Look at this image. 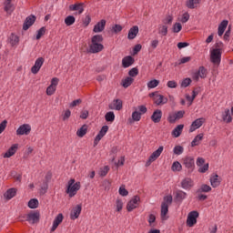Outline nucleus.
<instances>
[{
    "mask_svg": "<svg viewBox=\"0 0 233 233\" xmlns=\"http://www.w3.org/2000/svg\"><path fill=\"white\" fill-rule=\"evenodd\" d=\"M109 110H121L123 108V101L121 99H115L112 104L108 105Z\"/></svg>",
    "mask_w": 233,
    "mask_h": 233,
    "instance_id": "nucleus-18",
    "label": "nucleus"
},
{
    "mask_svg": "<svg viewBox=\"0 0 233 233\" xmlns=\"http://www.w3.org/2000/svg\"><path fill=\"white\" fill-rule=\"evenodd\" d=\"M173 198L172 195L164 197V201L162 203H166V205H172Z\"/></svg>",
    "mask_w": 233,
    "mask_h": 233,
    "instance_id": "nucleus-56",
    "label": "nucleus"
},
{
    "mask_svg": "<svg viewBox=\"0 0 233 233\" xmlns=\"http://www.w3.org/2000/svg\"><path fill=\"white\" fill-rule=\"evenodd\" d=\"M227 26H228V20H223L219 25H218V34L219 37L225 34V30H227Z\"/></svg>",
    "mask_w": 233,
    "mask_h": 233,
    "instance_id": "nucleus-24",
    "label": "nucleus"
},
{
    "mask_svg": "<svg viewBox=\"0 0 233 233\" xmlns=\"http://www.w3.org/2000/svg\"><path fill=\"white\" fill-rule=\"evenodd\" d=\"M134 63H136V59H134V57H132L130 56H125L122 59L123 68H128V66H132V65H134Z\"/></svg>",
    "mask_w": 233,
    "mask_h": 233,
    "instance_id": "nucleus-19",
    "label": "nucleus"
},
{
    "mask_svg": "<svg viewBox=\"0 0 233 233\" xmlns=\"http://www.w3.org/2000/svg\"><path fill=\"white\" fill-rule=\"evenodd\" d=\"M92 21V18L87 15L85 19H83V25L84 26H88L90 25V22Z\"/></svg>",
    "mask_w": 233,
    "mask_h": 233,
    "instance_id": "nucleus-64",
    "label": "nucleus"
},
{
    "mask_svg": "<svg viewBox=\"0 0 233 233\" xmlns=\"http://www.w3.org/2000/svg\"><path fill=\"white\" fill-rule=\"evenodd\" d=\"M210 183H211V187H213V188H218V187H219L221 185V179H219V176L218 174L212 176L209 179Z\"/></svg>",
    "mask_w": 233,
    "mask_h": 233,
    "instance_id": "nucleus-25",
    "label": "nucleus"
},
{
    "mask_svg": "<svg viewBox=\"0 0 233 233\" xmlns=\"http://www.w3.org/2000/svg\"><path fill=\"white\" fill-rule=\"evenodd\" d=\"M156 105H162L163 104V95H157L155 97Z\"/></svg>",
    "mask_w": 233,
    "mask_h": 233,
    "instance_id": "nucleus-62",
    "label": "nucleus"
},
{
    "mask_svg": "<svg viewBox=\"0 0 233 233\" xmlns=\"http://www.w3.org/2000/svg\"><path fill=\"white\" fill-rule=\"evenodd\" d=\"M222 121L225 123H232V116H230V109H225L222 113Z\"/></svg>",
    "mask_w": 233,
    "mask_h": 233,
    "instance_id": "nucleus-29",
    "label": "nucleus"
},
{
    "mask_svg": "<svg viewBox=\"0 0 233 233\" xmlns=\"http://www.w3.org/2000/svg\"><path fill=\"white\" fill-rule=\"evenodd\" d=\"M85 3H78V4H75V5H69V10L71 12H76L78 11V14L81 15L83 14V12H85Z\"/></svg>",
    "mask_w": 233,
    "mask_h": 233,
    "instance_id": "nucleus-17",
    "label": "nucleus"
},
{
    "mask_svg": "<svg viewBox=\"0 0 233 233\" xmlns=\"http://www.w3.org/2000/svg\"><path fill=\"white\" fill-rule=\"evenodd\" d=\"M180 185L184 190H190L194 187V180L190 177H186L181 181Z\"/></svg>",
    "mask_w": 233,
    "mask_h": 233,
    "instance_id": "nucleus-15",
    "label": "nucleus"
},
{
    "mask_svg": "<svg viewBox=\"0 0 233 233\" xmlns=\"http://www.w3.org/2000/svg\"><path fill=\"white\" fill-rule=\"evenodd\" d=\"M107 132H108V126L102 127V128L100 129L99 133L95 137L94 147H97V145L99 144L100 139H103V137H105V136H106Z\"/></svg>",
    "mask_w": 233,
    "mask_h": 233,
    "instance_id": "nucleus-9",
    "label": "nucleus"
},
{
    "mask_svg": "<svg viewBox=\"0 0 233 233\" xmlns=\"http://www.w3.org/2000/svg\"><path fill=\"white\" fill-rule=\"evenodd\" d=\"M198 5H199V0H187L186 2L187 8L190 10H194V8H198Z\"/></svg>",
    "mask_w": 233,
    "mask_h": 233,
    "instance_id": "nucleus-31",
    "label": "nucleus"
},
{
    "mask_svg": "<svg viewBox=\"0 0 233 233\" xmlns=\"http://www.w3.org/2000/svg\"><path fill=\"white\" fill-rule=\"evenodd\" d=\"M108 170H110V167L108 166H105L104 168H100L99 176L101 177H105L108 174Z\"/></svg>",
    "mask_w": 233,
    "mask_h": 233,
    "instance_id": "nucleus-50",
    "label": "nucleus"
},
{
    "mask_svg": "<svg viewBox=\"0 0 233 233\" xmlns=\"http://www.w3.org/2000/svg\"><path fill=\"white\" fill-rule=\"evenodd\" d=\"M137 34H139V27L137 25L131 27L127 34V39L129 40L136 39V37L137 36Z\"/></svg>",
    "mask_w": 233,
    "mask_h": 233,
    "instance_id": "nucleus-23",
    "label": "nucleus"
},
{
    "mask_svg": "<svg viewBox=\"0 0 233 233\" xmlns=\"http://www.w3.org/2000/svg\"><path fill=\"white\" fill-rule=\"evenodd\" d=\"M210 61L213 65H220L221 63V49H213L210 52Z\"/></svg>",
    "mask_w": 233,
    "mask_h": 233,
    "instance_id": "nucleus-5",
    "label": "nucleus"
},
{
    "mask_svg": "<svg viewBox=\"0 0 233 233\" xmlns=\"http://www.w3.org/2000/svg\"><path fill=\"white\" fill-rule=\"evenodd\" d=\"M182 164L187 168L188 174H192L196 168V162L193 157H185L182 158Z\"/></svg>",
    "mask_w": 233,
    "mask_h": 233,
    "instance_id": "nucleus-2",
    "label": "nucleus"
},
{
    "mask_svg": "<svg viewBox=\"0 0 233 233\" xmlns=\"http://www.w3.org/2000/svg\"><path fill=\"white\" fill-rule=\"evenodd\" d=\"M63 219H65V217L63 216L62 213H59L54 222H53V227L51 228V232H56V230L57 229V228L59 227V225H61V223H63Z\"/></svg>",
    "mask_w": 233,
    "mask_h": 233,
    "instance_id": "nucleus-14",
    "label": "nucleus"
},
{
    "mask_svg": "<svg viewBox=\"0 0 233 233\" xmlns=\"http://www.w3.org/2000/svg\"><path fill=\"white\" fill-rule=\"evenodd\" d=\"M4 5H5L4 10L5 12H6V14L10 15L12 14V12H14L15 7H14V4H12V2H5Z\"/></svg>",
    "mask_w": 233,
    "mask_h": 233,
    "instance_id": "nucleus-34",
    "label": "nucleus"
},
{
    "mask_svg": "<svg viewBox=\"0 0 233 233\" xmlns=\"http://www.w3.org/2000/svg\"><path fill=\"white\" fill-rule=\"evenodd\" d=\"M32 132L30 124H23L16 130V136H28Z\"/></svg>",
    "mask_w": 233,
    "mask_h": 233,
    "instance_id": "nucleus-7",
    "label": "nucleus"
},
{
    "mask_svg": "<svg viewBox=\"0 0 233 233\" xmlns=\"http://www.w3.org/2000/svg\"><path fill=\"white\" fill-rule=\"evenodd\" d=\"M88 132V126L86 124H84L77 131L76 136L78 137H85L86 136V133Z\"/></svg>",
    "mask_w": 233,
    "mask_h": 233,
    "instance_id": "nucleus-28",
    "label": "nucleus"
},
{
    "mask_svg": "<svg viewBox=\"0 0 233 233\" xmlns=\"http://www.w3.org/2000/svg\"><path fill=\"white\" fill-rule=\"evenodd\" d=\"M104 48H105V46H103V44L91 42V45L89 46V49L87 50V52L89 54H99V52H102Z\"/></svg>",
    "mask_w": 233,
    "mask_h": 233,
    "instance_id": "nucleus-8",
    "label": "nucleus"
},
{
    "mask_svg": "<svg viewBox=\"0 0 233 233\" xmlns=\"http://www.w3.org/2000/svg\"><path fill=\"white\" fill-rule=\"evenodd\" d=\"M183 25H181V23H175L173 25V33L174 34H179V31L182 30Z\"/></svg>",
    "mask_w": 233,
    "mask_h": 233,
    "instance_id": "nucleus-48",
    "label": "nucleus"
},
{
    "mask_svg": "<svg viewBox=\"0 0 233 233\" xmlns=\"http://www.w3.org/2000/svg\"><path fill=\"white\" fill-rule=\"evenodd\" d=\"M118 192H119V195H120V196H123V197H126V196L128 195V190H127V188H125V186H121V187H119Z\"/></svg>",
    "mask_w": 233,
    "mask_h": 233,
    "instance_id": "nucleus-60",
    "label": "nucleus"
},
{
    "mask_svg": "<svg viewBox=\"0 0 233 233\" xmlns=\"http://www.w3.org/2000/svg\"><path fill=\"white\" fill-rule=\"evenodd\" d=\"M188 19H190V15L188 13H184L180 21L185 24L187 23Z\"/></svg>",
    "mask_w": 233,
    "mask_h": 233,
    "instance_id": "nucleus-63",
    "label": "nucleus"
},
{
    "mask_svg": "<svg viewBox=\"0 0 233 233\" xmlns=\"http://www.w3.org/2000/svg\"><path fill=\"white\" fill-rule=\"evenodd\" d=\"M141 120V113L139 111H135L132 113V118H128L129 125L134 124L136 121Z\"/></svg>",
    "mask_w": 233,
    "mask_h": 233,
    "instance_id": "nucleus-30",
    "label": "nucleus"
},
{
    "mask_svg": "<svg viewBox=\"0 0 233 233\" xmlns=\"http://www.w3.org/2000/svg\"><path fill=\"white\" fill-rule=\"evenodd\" d=\"M199 218V212L194 210L190 211L187 215V227H194L196 223H198V218Z\"/></svg>",
    "mask_w": 233,
    "mask_h": 233,
    "instance_id": "nucleus-6",
    "label": "nucleus"
},
{
    "mask_svg": "<svg viewBox=\"0 0 233 233\" xmlns=\"http://www.w3.org/2000/svg\"><path fill=\"white\" fill-rule=\"evenodd\" d=\"M9 43H10L11 46H17L19 45V36L15 35L14 33H12L9 37Z\"/></svg>",
    "mask_w": 233,
    "mask_h": 233,
    "instance_id": "nucleus-32",
    "label": "nucleus"
},
{
    "mask_svg": "<svg viewBox=\"0 0 233 233\" xmlns=\"http://www.w3.org/2000/svg\"><path fill=\"white\" fill-rule=\"evenodd\" d=\"M203 123H205L204 117L197 118L192 122L189 132H194L195 130H198V128H201V127H203Z\"/></svg>",
    "mask_w": 233,
    "mask_h": 233,
    "instance_id": "nucleus-13",
    "label": "nucleus"
},
{
    "mask_svg": "<svg viewBox=\"0 0 233 233\" xmlns=\"http://www.w3.org/2000/svg\"><path fill=\"white\" fill-rule=\"evenodd\" d=\"M172 21H174V17L170 15H167L163 20H162V23L163 25H172Z\"/></svg>",
    "mask_w": 233,
    "mask_h": 233,
    "instance_id": "nucleus-47",
    "label": "nucleus"
},
{
    "mask_svg": "<svg viewBox=\"0 0 233 233\" xmlns=\"http://www.w3.org/2000/svg\"><path fill=\"white\" fill-rule=\"evenodd\" d=\"M190 83H192V79H190L188 77L185 78L182 80L180 86L182 88H187V86H188L190 85Z\"/></svg>",
    "mask_w": 233,
    "mask_h": 233,
    "instance_id": "nucleus-54",
    "label": "nucleus"
},
{
    "mask_svg": "<svg viewBox=\"0 0 233 233\" xmlns=\"http://www.w3.org/2000/svg\"><path fill=\"white\" fill-rule=\"evenodd\" d=\"M161 117H163V111H161V109H157L151 116V121H153V123H160Z\"/></svg>",
    "mask_w": 233,
    "mask_h": 233,
    "instance_id": "nucleus-20",
    "label": "nucleus"
},
{
    "mask_svg": "<svg viewBox=\"0 0 233 233\" xmlns=\"http://www.w3.org/2000/svg\"><path fill=\"white\" fill-rule=\"evenodd\" d=\"M158 34L159 35H162L163 37L168 35V25H158Z\"/></svg>",
    "mask_w": 233,
    "mask_h": 233,
    "instance_id": "nucleus-33",
    "label": "nucleus"
},
{
    "mask_svg": "<svg viewBox=\"0 0 233 233\" xmlns=\"http://www.w3.org/2000/svg\"><path fill=\"white\" fill-rule=\"evenodd\" d=\"M182 168L183 166H181V163H179V161L174 162L171 167V170H173V172H181Z\"/></svg>",
    "mask_w": 233,
    "mask_h": 233,
    "instance_id": "nucleus-39",
    "label": "nucleus"
},
{
    "mask_svg": "<svg viewBox=\"0 0 233 233\" xmlns=\"http://www.w3.org/2000/svg\"><path fill=\"white\" fill-rule=\"evenodd\" d=\"M147 221L149 223V227H154V223H156V215L150 214Z\"/></svg>",
    "mask_w": 233,
    "mask_h": 233,
    "instance_id": "nucleus-59",
    "label": "nucleus"
},
{
    "mask_svg": "<svg viewBox=\"0 0 233 233\" xmlns=\"http://www.w3.org/2000/svg\"><path fill=\"white\" fill-rule=\"evenodd\" d=\"M81 210H83V206L81 204L74 207L70 213V219H77V218H79L81 215Z\"/></svg>",
    "mask_w": 233,
    "mask_h": 233,
    "instance_id": "nucleus-12",
    "label": "nucleus"
},
{
    "mask_svg": "<svg viewBox=\"0 0 233 233\" xmlns=\"http://www.w3.org/2000/svg\"><path fill=\"white\" fill-rule=\"evenodd\" d=\"M17 148H19V144L13 145L4 155V157H12L15 152H17Z\"/></svg>",
    "mask_w": 233,
    "mask_h": 233,
    "instance_id": "nucleus-26",
    "label": "nucleus"
},
{
    "mask_svg": "<svg viewBox=\"0 0 233 233\" xmlns=\"http://www.w3.org/2000/svg\"><path fill=\"white\" fill-rule=\"evenodd\" d=\"M44 64H45V58L44 57H38L35 60V65L31 68L32 74H38L39 70H41V66H43Z\"/></svg>",
    "mask_w": 233,
    "mask_h": 233,
    "instance_id": "nucleus-10",
    "label": "nucleus"
},
{
    "mask_svg": "<svg viewBox=\"0 0 233 233\" xmlns=\"http://www.w3.org/2000/svg\"><path fill=\"white\" fill-rule=\"evenodd\" d=\"M103 35H95L91 38V43L101 44L103 42Z\"/></svg>",
    "mask_w": 233,
    "mask_h": 233,
    "instance_id": "nucleus-43",
    "label": "nucleus"
},
{
    "mask_svg": "<svg viewBox=\"0 0 233 233\" xmlns=\"http://www.w3.org/2000/svg\"><path fill=\"white\" fill-rule=\"evenodd\" d=\"M168 214V204L162 203L161 204V218L165 219V216Z\"/></svg>",
    "mask_w": 233,
    "mask_h": 233,
    "instance_id": "nucleus-40",
    "label": "nucleus"
},
{
    "mask_svg": "<svg viewBox=\"0 0 233 233\" xmlns=\"http://www.w3.org/2000/svg\"><path fill=\"white\" fill-rule=\"evenodd\" d=\"M16 194H17V189L15 187H11L7 189L6 192L4 194V198L5 199H6V201H10V199H12L13 198H15Z\"/></svg>",
    "mask_w": 233,
    "mask_h": 233,
    "instance_id": "nucleus-21",
    "label": "nucleus"
},
{
    "mask_svg": "<svg viewBox=\"0 0 233 233\" xmlns=\"http://www.w3.org/2000/svg\"><path fill=\"white\" fill-rule=\"evenodd\" d=\"M203 133L197 135L191 142V147H198V145H199V141L203 140Z\"/></svg>",
    "mask_w": 233,
    "mask_h": 233,
    "instance_id": "nucleus-36",
    "label": "nucleus"
},
{
    "mask_svg": "<svg viewBox=\"0 0 233 233\" xmlns=\"http://www.w3.org/2000/svg\"><path fill=\"white\" fill-rule=\"evenodd\" d=\"M105 26H106V20L102 19L96 25H95L93 32L95 34H99V32H103V30H105Z\"/></svg>",
    "mask_w": 233,
    "mask_h": 233,
    "instance_id": "nucleus-16",
    "label": "nucleus"
},
{
    "mask_svg": "<svg viewBox=\"0 0 233 233\" xmlns=\"http://www.w3.org/2000/svg\"><path fill=\"white\" fill-rule=\"evenodd\" d=\"M46 32V27L43 26L41 27L36 34V39H41V37H43V35H45Z\"/></svg>",
    "mask_w": 233,
    "mask_h": 233,
    "instance_id": "nucleus-53",
    "label": "nucleus"
},
{
    "mask_svg": "<svg viewBox=\"0 0 233 233\" xmlns=\"http://www.w3.org/2000/svg\"><path fill=\"white\" fill-rule=\"evenodd\" d=\"M28 207L29 208H37V207H39V200L36 198H31L28 201Z\"/></svg>",
    "mask_w": 233,
    "mask_h": 233,
    "instance_id": "nucleus-42",
    "label": "nucleus"
},
{
    "mask_svg": "<svg viewBox=\"0 0 233 233\" xmlns=\"http://www.w3.org/2000/svg\"><path fill=\"white\" fill-rule=\"evenodd\" d=\"M212 187L207 184H203L197 190V194H201L202 192H210Z\"/></svg>",
    "mask_w": 233,
    "mask_h": 233,
    "instance_id": "nucleus-37",
    "label": "nucleus"
},
{
    "mask_svg": "<svg viewBox=\"0 0 233 233\" xmlns=\"http://www.w3.org/2000/svg\"><path fill=\"white\" fill-rule=\"evenodd\" d=\"M116 205V212H121L123 210V200L117 198Z\"/></svg>",
    "mask_w": 233,
    "mask_h": 233,
    "instance_id": "nucleus-55",
    "label": "nucleus"
},
{
    "mask_svg": "<svg viewBox=\"0 0 233 233\" xmlns=\"http://www.w3.org/2000/svg\"><path fill=\"white\" fill-rule=\"evenodd\" d=\"M132 83H134V78L127 76L122 80L121 85L124 88H128V86H130V85H132Z\"/></svg>",
    "mask_w": 233,
    "mask_h": 233,
    "instance_id": "nucleus-35",
    "label": "nucleus"
},
{
    "mask_svg": "<svg viewBox=\"0 0 233 233\" xmlns=\"http://www.w3.org/2000/svg\"><path fill=\"white\" fill-rule=\"evenodd\" d=\"M54 94H56V87H54L53 86H47L46 95L47 96H54Z\"/></svg>",
    "mask_w": 233,
    "mask_h": 233,
    "instance_id": "nucleus-58",
    "label": "nucleus"
},
{
    "mask_svg": "<svg viewBox=\"0 0 233 233\" xmlns=\"http://www.w3.org/2000/svg\"><path fill=\"white\" fill-rule=\"evenodd\" d=\"M158 85H159V80L153 79V80H150L147 83V87H149V88H156V86H158Z\"/></svg>",
    "mask_w": 233,
    "mask_h": 233,
    "instance_id": "nucleus-49",
    "label": "nucleus"
},
{
    "mask_svg": "<svg viewBox=\"0 0 233 233\" xmlns=\"http://www.w3.org/2000/svg\"><path fill=\"white\" fill-rule=\"evenodd\" d=\"M117 154V147H113L111 149V153L110 156H112V163H114V161H116V155Z\"/></svg>",
    "mask_w": 233,
    "mask_h": 233,
    "instance_id": "nucleus-57",
    "label": "nucleus"
},
{
    "mask_svg": "<svg viewBox=\"0 0 233 233\" xmlns=\"http://www.w3.org/2000/svg\"><path fill=\"white\" fill-rule=\"evenodd\" d=\"M121 30H123V26H121V25H117V24L113 25L111 28V32H113L114 34H119V32H121Z\"/></svg>",
    "mask_w": 233,
    "mask_h": 233,
    "instance_id": "nucleus-52",
    "label": "nucleus"
},
{
    "mask_svg": "<svg viewBox=\"0 0 233 233\" xmlns=\"http://www.w3.org/2000/svg\"><path fill=\"white\" fill-rule=\"evenodd\" d=\"M183 152H185V148L183 147V146H176L173 149V153L175 154V156H181Z\"/></svg>",
    "mask_w": 233,
    "mask_h": 233,
    "instance_id": "nucleus-45",
    "label": "nucleus"
},
{
    "mask_svg": "<svg viewBox=\"0 0 233 233\" xmlns=\"http://www.w3.org/2000/svg\"><path fill=\"white\" fill-rule=\"evenodd\" d=\"M65 23L66 26H72V25L76 23V17L74 15H68L67 17H66Z\"/></svg>",
    "mask_w": 233,
    "mask_h": 233,
    "instance_id": "nucleus-44",
    "label": "nucleus"
},
{
    "mask_svg": "<svg viewBox=\"0 0 233 233\" xmlns=\"http://www.w3.org/2000/svg\"><path fill=\"white\" fill-rule=\"evenodd\" d=\"M40 219L41 214L39 213V211H31L26 215L25 221H27L31 225H35L39 223Z\"/></svg>",
    "mask_w": 233,
    "mask_h": 233,
    "instance_id": "nucleus-3",
    "label": "nucleus"
},
{
    "mask_svg": "<svg viewBox=\"0 0 233 233\" xmlns=\"http://www.w3.org/2000/svg\"><path fill=\"white\" fill-rule=\"evenodd\" d=\"M183 199H187V192L183 190H177L175 193V201L176 203H181Z\"/></svg>",
    "mask_w": 233,
    "mask_h": 233,
    "instance_id": "nucleus-22",
    "label": "nucleus"
},
{
    "mask_svg": "<svg viewBox=\"0 0 233 233\" xmlns=\"http://www.w3.org/2000/svg\"><path fill=\"white\" fill-rule=\"evenodd\" d=\"M183 128H185V125L183 124L177 126L171 133L172 136H174V137H179L183 132Z\"/></svg>",
    "mask_w": 233,
    "mask_h": 233,
    "instance_id": "nucleus-27",
    "label": "nucleus"
},
{
    "mask_svg": "<svg viewBox=\"0 0 233 233\" xmlns=\"http://www.w3.org/2000/svg\"><path fill=\"white\" fill-rule=\"evenodd\" d=\"M197 72L201 79H205V77H207V68H205V66H201Z\"/></svg>",
    "mask_w": 233,
    "mask_h": 233,
    "instance_id": "nucleus-46",
    "label": "nucleus"
},
{
    "mask_svg": "<svg viewBox=\"0 0 233 233\" xmlns=\"http://www.w3.org/2000/svg\"><path fill=\"white\" fill-rule=\"evenodd\" d=\"M47 191H48V182L44 180L40 186V195L43 196L46 194Z\"/></svg>",
    "mask_w": 233,
    "mask_h": 233,
    "instance_id": "nucleus-41",
    "label": "nucleus"
},
{
    "mask_svg": "<svg viewBox=\"0 0 233 233\" xmlns=\"http://www.w3.org/2000/svg\"><path fill=\"white\" fill-rule=\"evenodd\" d=\"M139 74V69L137 67H133L128 71V76L130 77H136Z\"/></svg>",
    "mask_w": 233,
    "mask_h": 233,
    "instance_id": "nucleus-51",
    "label": "nucleus"
},
{
    "mask_svg": "<svg viewBox=\"0 0 233 233\" xmlns=\"http://www.w3.org/2000/svg\"><path fill=\"white\" fill-rule=\"evenodd\" d=\"M164 148L165 147L163 146H160L156 151H154L151 154V156H149V157L146 163V167H150V165H152V163H154V161H156V159H157V157H159V156H161Z\"/></svg>",
    "mask_w": 233,
    "mask_h": 233,
    "instance_id": "nucleus-4",
    "label": "nucleus"
},
{
    "mask_svg": "<svg viewBox=\"0 0 233 233\" xmlns=\"http://www.w3.org/2000/svg\"><path fill=\"white\" fill-rule=\"evenodd\" d=\"M81 189V182H76V179L71 178L67 182L66 187V194H68L69 198H74L77 194V191Z\"/></svg>",
    "mask_w": 233,
    "mask_h": 233,
    "instance_id": "nucleus-1",
    "label": "nucleus"
},
{
    "mask_svg": "<svg viewBox=\"0 0 233 233\" xmlns=\"http://www.w3.org/2000/svg\"><path fill=\"white\" fill-rule=\"evenodd\" d=\"M106 121L108 123H114V120L116 119V115L114 114L113 111H109L106 114L105 116Z\"/></svg>",
    "mask_w": 233,
    "mask_h": 233,
    "instance_id": "nucleus-38",
    "label": "nucleus"
},
{
    "mask_svg": "<svg viewBox=\"0 0 233 233\" xmlns=\"http://www.w3.org/2000/svg\"><path fill=\"white\" fill-rule=\"evenodd\" d=\"M167 121L168 123L174 124L176 123V121H177V118L176 116V114H169L168 117H167Z\"/></svg>",
    "mask_w": 233,
    "mask_h": 233,
    "instance_id": "nucleus-61",
    "label": "nucleus"
},
{
    "mask_svg": "<svg viewBox=\"0 0 233 233\" xmlns=\"http://www.w3.org/2000/svg\"><path fill=\"white\" fill-rule=\"evenodd\" d=\"M36 19L37 17L35 15H30L29 16H27L24 22L23 30H28V28H30V26H32L34 23H35Z\"/></svg>",
    "mask_w": 233,
    "mask_h": 233,
    "instance_id": "nucleus-11",
    "label": "nucleus"
}]
</instances>
